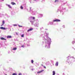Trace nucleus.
Wrapping results in <instances>:
<instances>
[{"mask_svg":"<svg viewBox=\"0 0 75 75\" xmlns=\"http://www.w3.org/2000/svg\"><path fill=\"white\" fill-rule=\"evenodd\" d=\"M55 21H56L57 22H59V21H61V20L59 19H57L53 20L54 22H55Z\"/></svg>","mask_w":75,"mask_h":75,"instance_id":"1","label":"nucleus"},{"mask_svg":"<svg viewBox=\"0 0 75 75\" xmlns=\"http://www.w3.org/2000/svg\"><path fill=\"white\" fill-rule=\"evenodd\" d=\"M0 29H1V30H6V29H7V28H5L3 27H1L0 28Z\"/></svg>","mask_w":75,"mask_h":75,"instance_id":"2","label":"nucleus"},{"mask_svg":"<svg viewBox=\"0 0 75 75\" xmlns=\"http://www.w3.org/2000/svg\"><path fill=\"white\" fill-rule=\"evenodd\" d=\"M44 70H41V71H38L37 73L38 74H40V73H41L43 71H44Z\"/></svg>","mask_w":75,"mask_h":75,"instance_id":"3","label":"nucleus"},{"mask_svg":"<svg viewBox=\"0 0 75 75\" xmlns=\"http://www.w3.org/2000/svg\"><path fill=\"white\" fill-rule=\"evenodd\" d=\"M5 24V22H4V21H2V24L1 25V27H2V26H3Z\"/></svg>","mask_w":75,"mask_h":75,"instance_id":"4","label":"nucleus"},{"mask_svg":"<svg viewBox=\"0 0 75 75\" xmlns=\"http://www.w3.org/2000/svg\"><path fill=\"white\" fill-rule=\"evenodd\" d=\"M33 30V29L32 28H30L28 30H27L28 32H29V31H32V30Z\"/></svg>","mask_w":75,"mask_h":75,"instance_id":"5","label":"nucleus"},{"mask_svg":"<svg viewBox=\"0 0 75 75\" xmlns=\"http://www.w3.org/2000/svg\"><path fill=\"white\" fill-rule=\"evenodd\" d=\"M12 36H8L7 37V38H11Z\"/></svg>","mask_w":75,"mask_h":75,"instance_id":"6","label":"nucleus"},{"mask_svg":"<svg viewBox=\"0 0 75 75\" xmlns=\"http://www.w3.org/2000/svg\"><path fill=\"white\" fill-rule=\"evenodd\" d=\"M1 40H6V39L4 38H1Z\"/></svg>","mask_w":75,"mask_h":75,"instance_id":"7","label":"nucleus"},{"mask_svg":"<svg viewBox=\"0 0 75 75\" xmlns=\"http://www.w3.org/2000/svg\"><path fill=\"white\" fill-rule=\"evenodd\" d=\"M55 75V71H53L52 75Z\"/></svg>","mask_w":75,"mask_h":75,"instance_id":"8","label":"nucleus"},{"mask_svg":"<svg viewBox=\"0 0 75 75\" xmlns=\"http://www.w3.org/2000/svg\"><path fill=\"white\" fill-rule=\"evenodd\" d=\"M11 4H12V5H14V4H16V3H15L14 2H11Z\"/></svg>","mask_w":75,"mask_h":75,"instance_id":"9","label":"nucleus"},{"mask_svg":"<svg viewBox=\"0 0 75 75\" xmlns=\"http://www.w3.org/2000/svg\"><path fill=\"white\" fill-rule=\"evenodd\" d=\"M56 66H58V62H57L55 64Z\"/></svg>","mask_w":75,"mask_h":75,"instance_id":"10","label":"nucleus"},{"mask_svg":"<svg viewBox=\"0 0 75 75\" xmlns=\"http://www.w3.org/2000/svg\"><path fill=\"white\" fill-rule=\"evenodd\" d=\"M8 6L10 8H11V6L10 5H8Z\"/></svg>","mask_w":75,"mask_h":75,"instance_id":"11","label":"nucleus"},{"mask_svg":"<svg viewBox=\"0 0 75 75\" xmlns=\"http://www.w3.org/2000/svg\"><path fill=\"white\" fill-rule=\"evenodd\" d=\"M12 50H17V48L16 47L14 48H13Z\"/></svg>","mask_w":75,"mask_h":75,"instance_id":"12","label":"nucleus"},{"mask_svg":"<svg viewBox=\"0 0 75 75\" xmlns=\"http://www.w3.org/2000/svg\"><path fill=\"white\" fill-rule=\"evenodd\" d=\"M58 1H59L58 0H55L54 1V2L56 3V2H58Z\"/></svg>","mask_w":75,"mask_h":75,"instance_id":"13","label":"nucleus"},{"mask_svg":"<svg viewBox=\"0 0 75 75\" xmlns=\"http://www.w3.org/2000/svg\"><path fill=\"white\" fill-rule=\"evenodd\" d=\"M31 62H32V64H33V62H34V61L33 60H31Z\"/></svg>","mask_w":75,"mask_h":75,"instance_id":"14","label":"nucleus"},{"mask_svg":"<svg viewBox=\"0 0 75 75\" xmlns=\"http://www.w3.org/2000/svg\"><path fill=\"white\" fill-rule=\"evenodd\" d=\"M17 74L16 73H13L12 74V75H17Z\"/></svg>","mask_w":75,"mask_h":75,"instance_id":"15","label":"nucleus"},{"mask_svg":"<svg viewBox=\"0 0 75 75\" xmlns=\"http://www.w3.org/2000/svg\"><path fill=\"white\" fill-rule=\"evenodd\" d=\"M21 9H23V7L22 6H21Z\"/></svg>","mask_w":75,"mask_h":75,"instance_id":"16","label":"nucleus"},{"mask_svg":"<svg viewBox=\"0 0 75 75\" xmlns=\"http://www.w3.org/2000/svg\"><path fill=\"white\" fill-rule=\"evenodd\" d=\"M24 34H23L21 35V37H24Z\"/></svg>","mask_w":75,"mask_h":75,"instance_id":"17","label":"nucleus"},{"mask_svg":"<svg viewBox=\"0 0 75 75\" xmlns=\"http://www.w3.org/2000/svg\"><path fill=\"white\" fill-rule=\"evenodd\" d=\"M33 20H34V19H35V17H33Z\"/></svg>","mask_w":75,"mask_h":75,"instance_id":"18","label":"nucleus"},{"mask_svg":"<svg viewBox=\"0 0 75 75\" xmlns=\"http://www.w3.org/2000/svg\"><path fill=\"white\" fill-rule=\"evenodd\" d=\"M17 25H16V24L13 25V26H17Z\"/></svg>","mask_w":75,"mask_h":75,"instance_id":"19","label":"nucleus"},{"mask_svg":"<svg viewBox=\"0 0 75 75\" xmlns=\"http://www.w3.org/2000/svg\"><path fill=\"white\" fill-rule=\"evenodd\" d=\"M44 68H45V69H46V67H45V66H44Z\"/></svg>","mask_w":75,"mask_h":75,"instance_id":"20","label":"nucleus"},{"mask_svg":"<svg viewBox=\"0 0 75 75\" xmlns=\"http://www.w3.org/2000/svg\"><path fill=\"white\" fill-rule=\"evenodd\" d=\"M19 75H21V73H19Z\"/></svg>","mask_w":75,"mask_h":75,"instance_id":"21","label":"nucleus"},{"mask_svg":"<svg viewBox=\"0 0 75 75\" xmlns=\"http://www.w3.org/2000/svg\"><path fill=\"white\" fill-rule=\"evenodd\" d=\"M24 46L23 45L22 46V47L23 48H24Z\"/></svg>","mask_w":75,"mask_h":75,"instance_id":"22","label":"nucleus"},{"mask_svg":"<svg viewBox=\"0 0 75 75\" xmlns=\"http://www.w3.org/2000/svg\"><path fill=\"white\" fill-rule=\"evenodd\" d=\"M72 42L73 44H74V41H73Z\"/></svg>","mask_w":75,"mask_h":75,"instance_id":"23","label":"nucleus"},{"mask_svg":"<svg viewBox=\"0 0 75 75\" xmlns=\"http://www.w3.org/2000/svg\"><path fill=\"white\" fill-rule=\"evenodd\" d=\"M19 27H23V26H20V25H19Z\"/></svg>","mask_w":75,"mask_h":75,"instance_id":"24","label":"nucleus"},{"mask_svg":"<svg viewBox=\"0 0 75 75\" xmlns=\"http://www.w3.org/2000/svg\"><path fill=\"white\" fill-rule=\"evenodd\" d=\"M42 66H43V64H41Z\"/></svg>","mask_w":75,"mask_h":75,"instance_id":"25","label":"nucleus"},{"mask_svg":"<svg viewBox=\"0 0 75 75\" xmlns=\"http://www.w3.org/2000/svg\"><path fill=\"white\" fill-rule=\"evenodd\" d=\"M34 0L35 1H36V0Z\"/></svg>","mask_w":75,"mask_h":75,"instance_id":"26","label":"nucleus"},{"mask_svg":"<svg viewBox=\"0 0 75 75\" xmlns=\"http://www.w3.org/2000/svg\"><path fill=\"white\" fill-rule=\"evenodd\" d=\"M2 1H4V0H2Z\"/></svg>","mask_w":75,"mask_h":75,"instance_id":"27","label":"nucleus"},{"mask_svg":"<svg viewBox=\"0 0 75 75\" xmlns=\"http://www.w3.org/2000/svg\"><path fill=\"white\" fill-rule=\"evenodd\" d=\"M5 75H7V74H5Z\"/></svg>","mask_w":75,"mask_h":75,"instance_id":"28","label":"nucleus"}]
</instances>
